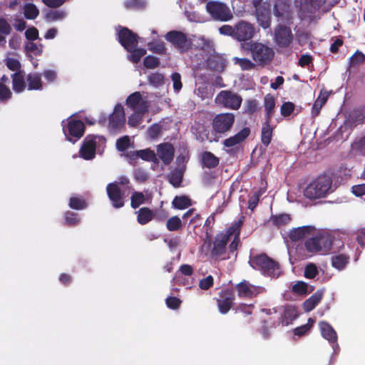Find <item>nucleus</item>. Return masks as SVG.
Masks as SVG:
<instances>
[{
	"label": "nucleus",
	"instance_id": "obj_1",
	"mask_svg": "<svg viewBox=\"0 0 365 365\" xmlns=\"http://www.w3.org/2000/svg\"><path fill=\"white\" fill-rule=\"evenodd\" d=\"M332 183L331 176L327 174L320 175L306 186L304 196L310 200L325 197L332 192Z\"/></svg>",
	"mask_w": 365,
	"mask_h": 365
},
{
	"label": "nucleus",
	"instance_id": "obj_2",
	"mask_svg": "<svg viewBox=\"0 0 365 365\" xmlns=\"http://www.w3.org/2000/svg\"><path fill=\"white\" fill-rule=\"evenodd\" d=\"M249 264L265 277L277 278L282 272L279 263L265 253L251 256Z\"/></svg>",
	"mask_w": 365,
	"mask_h": 365
},
{
	"label": "nucleus",
	"instance_id": "obj_3",
	"mask_svg": "<svg viewBox=\"0 0 365 365\" xmlns=\"http://www.w3.org/2000/svg\"><path fill=\"white\" fill-rule=\"evenodd\" d=\"M241 47L243 50L250 51L256 64L262 67L270 63L274 57L273 48L261 42L250 41L242 44Z\"/></svg>",
	"mask_w": 365,
	"mask_h": 365
},
{
	"label": "nucleus",
	"instance_id": "obj_4",
	"mask_svg": "<svg viewBox=\"0 0 365 365\" xmlns=\"http://www.w3.org/2000/svg\"><path fill=\"white\" fill-rule=\"evenodd\" d=\"M165 38L181 53H187L192 48V40L181 31H170L165 35Z\"/></svg>",
	"mask_w": 365,
	"mask_h": 365
},
{
	"label": "nucleus",
	"instance_id": "obj_5",
	"mask_svg": "<svg viewBox=\"0 0 365 365\" xmlns=\"http://www.w3.org/2000/svg\"><path fill=\"white\" fill-rule=\"evenodd\" d=\"M215 102L226 108L238 110L242 103V97L230 90L221 91L215 98Z\"/></svg>",
	"mask_w": 365,
	"mask_h": 365
},
{
	"label": "nucleus",
	"instance_id": "obj_6",
	"mask_svg": "<svg viewBox=\"0 0 365 365\" xmlns=\"http://www.w3.org/2000/svg\"><path fill=\"white\" fill-rule=\"evenodd\" d=\"M235 121V114L232 113H222L214 117L212 127L215 133L225 135L231 130Z\"/></svg>",
	"mask_w": 365,
	"mask_h": 365
},
{
	"label": "nucleus",
	"instance_id": "obj_7",
	"mask_svg": "<svg viewBox=\"0 0 365 365\" xmlns=\"http://www.w3.org/2000/svg\"><path fill=\"white\" fill-rule=\"evenodd\" d=\"M207 12L215 19L220 21H228L233 18L229 6L218 1H210L206 5Z\"/></svg>",
	"mask_w": 365,
	"mask_h": 365
},
{
	"label": "nucleus",
	"instance_id": "obj_8",
	"mask_svg": "<svg viewBox=\"0 0 365 365\" xmlns=\"http://www.w3.org/2000/svg\"><path fill=\"white\" fill-rule=\"evenodd\" d=\"M228 235L227 230L217 233L212 242L213 247L211 249L210 254L212 257L220 258L221 259H227L225 257L227 250ZM229 258V257H227Z\"/></svg>",
	"mask_w": 365,
	"mask_h": 365
},
{
	"label": "nucleus",
	"instance_id": "obj_9",
	"mask_svg": "<svg viewBox=\"0 0 365 365\" xmlns=\"http://www.w3.org/2000/svg\"><path fill=\"white\" fill-rule=\"evenodd\" d=\"M235 296L232 289H222L218 293L216 302L218 310L222 314H226L235 304Z\"/></svg>",
	"mask_w": 365,
	"mask_h": 365
},
{
	"label": "nucleus",
	"instance_id": "obj_10",
	"mask_svg": "<svg viewBox=\"0 0 365 365\" xmlns=\"http://www.w3.org/2000/svg\"><path fill=\"white\" fill-rule=\"evenodd\" d=\"M256 33L254 25L248 21L241 20L235 24V39L238 41L251 40Z\"/></svg>",
	"mask_w": 365,
	"mask_h": 365
},
{
	"label": "nucleus",
	"instance_id": "obj_11",
	"mask_svg": "<svg viewBox=\"0 0 365 365\" xmlns=\"http://www.w3.org/2000/svg\"><path fill=\"white\" fill-rule=\"evenodd\" d=\"M96 138H101L104 141L106 140L104 138L94 135H88L84 138L79 151L80 156L84 160H89L95 158Z\"/></svg>",
	"mask_w": 365,
	"mask_h": 365
},
{
	"label": "nucleus",
	"instance_id": "obj_12",
	"mask_svg": "<svg viewBox=\"0 0 365 365\" xmlns=\"http://www.w3.org/2000/svg\"><path fill=\"white\" fill-rule=\"evenodd\" d=\"M235 289L240 298L247 299H252L265 291L264 287L252 284L246 280L238 283Z\"/></svg>",
	"mask_w": 365,
	"mask_h": 365
},
{
	"label": "nucleus",
	"instance_id": "obj_13",
	"mask_svg": "<svg viewBox=\"0 0 365 365\" xmlns=\"http://www.w3.org/2000/svg\"><path fill=\"white\" fill-rule=\"evenodd\" d=\"M125 115L123 106L118 103L109 116L108 129L112 133L120 130L125 125Z\"/></svg>",
	"mask_w": 365,
	"mask_h": 365
},
{
	"label": "nucleus",
	"instance_id": "obj_14",
	"mask_svg": "<svg viewBox=\"0 0 365 365\" xmlns=\"http://www.w3.org/2000/svg\"><path fill=\"white\" fill-rule=\"evenodd\" d=\"M275 43L281 48L288 47L293 41V34L289 27L278 24L274 33Z\"/></svg>",
	"mask_w": 365,
	"mask_h": 365
},
{
	"label": "nucleus",
	"instance_id": "obj_15",
	"mask_svg": "<svg viewBox=\"0 0 365 365\" xmlns=\"http://www.w3.org/2000/svg\"><path fill=\"white\" fill-rule=\"evenodd\" d=\"M106 192L114 208L119 209L124 206V192L120 190L116 182H110L107 185Z\"/></svg>",
	"mask_w": 365,
	"mask_h": 365
},
{
	"label": "nucleus",
	"instance_id": "obj_16",
	"mask_svg": "<svg viewBox=\"0 0 365 365\" xmlns=\"http://www.w3.org/2000/svg\"><path fill=\"white\" fill-rule=\"evenodd\" d=\"M85 128L82 120L72 119L68 122L66 128H63V132L67 140L71 141L74 138L73 142H76L83 135Z\"/></svg>",
	"mask_w": 365,
	"mask_h": 365
},
{
	"label": "nucleus",
	"instance_id": "obj_17",
	"mask_svg": "<svg viewBox=\"0 0 365 365\" xmlns=\"http://www.w3.org/2000/svg\"><path fill=\"white\" fill-rule=\"evenodd\" d=\"M118 41L120 45L126 50L136 47L138 45V36L127 27H121L118 33Z\"/></svg>",
	"mask_w": 365,
	"mask_h": 365
},
{
	"label": "nucleus",
	"instance_id": "obj_18",
	"mask_svg": "<svg viewBox=\"0 0 365 365\" xmlns=\"http://www.w3.org/2000/svg\"><path fill=\"white\" fill-rule=\"evenodd\" d=\"M243 217L235 221L227 229V233L228 235V242L232 237H234L232 241L228 246V250L230 253H234L237 250L238 246L240 243V232L241 228L243 223Z\"/></svg>",
	"mask_w": 365,
	"mask_h": 365
},
{
	"label": "nucleus",
	"instance_id": "obj_19",
	"mask_svg": "<svg viewBox=\"0 0 365 365\" xmlns=\"http://www.w3.org/2000/svg\"><path fill=\"white\" fill-rule=\"evenodd\" d=\"M291 6L289 0H276L273 6V14L278 21H289L292 19Z\"/></svg>",
	"mask_w": 365,
	"mask_h": 365
},
{
	"label": "nucleus",
	"instance_id": "obj_20",
	"mask_svg": "<svg viewBox=\"0 0 365 365\" xmlns=\"http://www.w3.org/2000/svg\"><path fill=\"white\" fill-rule=\"evenodd\" d=\"M126 105L134 111L147 113L148 106L146 101L143 100L139 91L131 93L126 99Z\"/></svg>",
	"mask_w": 365,
	"mask_h": 365
},
{
	"label": "nucleus",
	"instance_id": "obj_21",
	"mask_svg": "<svg viewBox=\"0 0 365 365\" xmlns=\"http://www.w3.org/2000/svg\"><path fill=\"white\" fill-rule=\"evenodd\" d=\"M156 151V157L158 156L165 165H169L173 161L175 155V148L171 143H163L159 144L157 146Z\"/></svg>",
	"mask_w": 365,
	"mask_h": 365
},
{
	"label": "nucleus",
	"instance_id": "obj_22",
	"mask_svg": "<svg viewBox=\"0 0 365 365\" xmlns=\"http://www.w3.org/2000/svg\"><path fill=\"white\" fill-rule=\"evenodd\" d=\"M251 134V129L245 127L239 132L223 140L222 144L226 148H232L243 143Z\"/></svg>",
	"mask_w": 365,
	"mask_h": 365
},
{
	"label": "nucleus",
	"instance_id": "obj_23",
	"mask_svg": "<svg viewBox=\"0 0 365 365\" xmlns=\"http://www.w3.org/2000/svg\"><path fill=\"white\" fill-rule=\"evenodd\" d=\"M319 327L322 336L333 345V349H339L337 334L334 328L328 322L323 321L319 323Z\"/></svg>",
	"mask_w": 365,
	"mask_h": 365
},
{
	"label": "nucleus",
	"instance_id": "obj_24",
	"mask_svg": "<svg viewBox=\"0 0 365 365\" xmlns=\"http://www.w3.org/2000/svg\"><path fill=\"white\" fill-rule=\"evenodd\" d=\"M315 230L312 226H302L292 229L289 237L293 242H297L312 235Z\"/></svg>",
	"mask_w": 365,
	"mask_h": 365
},
{
	"label": "nucleus",
	"instance_id": "obj_25",
	"mask_svg": "<svg viewBox=\"0 0 365 365\" xmlns=\"http://www.w3.org/2000/svg\"><path fill=\"white\" fill-rule=\"evenodd\" d=\"M255 8V15L259 25L264 29L269 28L272 22L270 9L262 6L261 4Z\"/></svg>",
	"mask_w": 365,
	"mask_h": 365
},
{
	"label": "nucleus",
	"instance_id": "obj_26",
	"mask_svg": "<svg viewBox=\"0 0 365 365\" xmlns=\"http://www.w3.org/2000/svg\"><path fill=\"white\" fill-rule=\"evenodd\" d=\"M299 316L297 309L292 305H287L284 307V311L279 318V323L282 326L291 324Z\"/></svg>",
	"mask_w": 365,
	"mask_h": 365
},
{
	"label": "nucleus",
	"instance_id": "obj_27",
	"mask_svg": "<svg viewBox=\"0 0 365 365\" xmlns=\"http://www.w3.org/2000/svg\"><path fill=\"white\" fill-rule=\"evenodd\" d=\"M272 120H264L261 128V143L268 147L272 142L274 130L276 125H271Z\"/></svg>",
	"mask_w": 365,
	"mask_h": 365
},
{
	"label": "nucleus",
	"instance_id": "obj_28",
	"mask_svg": "<svg viewBox=\"0 0 365 365\" xmlns=\"http://www.w3.org/2000/svg\"><path fill=\"white\" fill-rule=\"evenodd\" d=\"M207 65L212 71H222L225 67V60L221 55L214 53L208 57Z\"/></svg>",
	"mask_w": 365,
	"mask_h": 365
},
{
	"label": "nucleus",
	"instance_id": "obj_29",
	"mask_svg": "<svg viewBox=\"0 0 365 365\" xmlns=\"http://www.w3.org/2000/svg\"><path fill=\"white\" fill-rule=\"evenodd\" d=\"M11 78L12 80L13 90L17 93H22L26 88L24 72L21 71L15 72L11 74Z\"/></svg>",
	"mask_w": 365,
	"mask_h": 365
},
{
	"label": "nucleus",
	"instance_id": "obj_30",
	"mask_svg": "<svg viewBox=\"0 0 365 365\" xmlns=\"http://www.w3.org/2000/svg\"><path fill=\"white\" fill-rule=\"evenodd\" d=\"M191 131L195 135V138L201 143L208 139L209 130L202 123L195 122L191 126Z\"/></svg>",
	"mask_w": 365,
	"mask_h": 365
},
{
	"label": "nucleus",
	"instance_id": "obj_31",
	"mask_svg": "<svg viewBox=\"0 0 365 365\" xmlns=\"http://www.w3.org/2000/svg\"><path fill=\"white\" fill-rule=\"evenodd\" d=\"M137 213V222L141 225H145L154 219V212L149 207H143L140 208Z\"/></svg>",
	"mask_w": 365,
	"mask_h": 365
},
{
	"label": "nucleus",
	"instance_id": "obj_32",
	"mask_svg": "<svg viewBox=\"0 0 365 365\" xmlns=\"http://www.w3.org/2000/svg\"><path fill=\"white\" fill-rule=\"evenodd\" d=\"M323 297V292L318 290L313 294L309 298L306 299L303 303V309L304 312H309L312 311L316 306L322 301Z\"/></svg>",
	"mask_w": 365,
	"mask_h": 365
},
{
	"label": "nucleus",
	"instance_id": "obj_33",
	"mask_svg": "<svg viewBox=\"0 0 365 365\" xmlns=\"http://www.w3.org/2000/svg\"><path fill=\"white\" fill-rule=\"evenodd\" d=\"M27 88L29 91L42 90L41 76L38 73H31L26 76Z\"/></svg>",
	"mask_w": 365,
	"mask_h": 365
},
{
	"label": "nucleus",
	"instance_id": "obj_34",
	"mask_svg": "<svg viewBox=\"0 0 365 365\" xmlns=\"http://www.w3.org/2000/svg\"><path fill=\"white\" fill-rule=\"evenodd\" d=\"M201 162L203 167L215 168L220 163V159L210 151H205L201 155Z\"/></svg>",
	"mask_w": 365,
	"mask_h": 365
},
{
	"label": "nucleus",
	"instance_id": "obj_35",
	"mask_svg": "<svg viewBox=\"0 0 365 365\" xmlns=\"http://www.w3.org/2000/svg\"><path fill=\"white\" fill-rule=\"evenodd\" d=\"M128 156H130L132 159H135L136 158H140L141 159L156 163L158 161V158L156 157L154 151L150 149L140 150L136 152H132L130 154L128 153Z\"/></svg>",
	"mask_w": 365,
	"mask_h": 365
},
{
	"label": "nucleus",
	"instance_id": "obj_36",
	"mask_svg": "<svg viewBox=\"0 0 365 365\" xmlns=\"http://www.w3.org/2000/svg\"><path fill=\"white\" fill-rule=\"evenodd\" d=\"M329 98V93L326 91H321L319 96L314 101L312 108V115L313 117H317L320 113L321 109L323 106L327 103Z\"/></svg>",
	"mask_w": 365,
	"mask_h": 365
},
{
	"label": "nucleus",
	"instance_id": "obj_37",
	"mask_svg": "<svg viewBox=\"0 0 365 365\" xmlns=\"http://www.w3.org/2000/svg\"><path fill=\"white\" fill-rule=\"evenodd\" d=\"M264 106L265 110L264 120H272L275 112V98L271 94H267L264 98Z\"/></svg>",
	"mask_w": 365,
	"mask_h": 365
},
{
	"label": "nucleus",
	"instance_id": "obj_38",
	"mask_svg": "<svg viewBox=\"0 0 365 365\" xmlns=\"http://www.w3.org/2000/svg\"><path fill=\"white\" fill-rule=\"evenodd\" d=\"M349 256L344 254H340L331 257V265L333 267L339 270H342L349 263Z\"/></svg>",
	"mask_w": 365,
	"mask_h": 365
},
{
	"label": "nucleus",
	"instance_id": "obj_39",
	"mask_svg": "<svg viewBox=\"0 0 365 365\" xmlns=\"http://www.w3.org/2000/svg\"><path fill=\"white\" fill-rule=\"evenodd\" d=\"M24 16L26 19L34 20L39 15V10L33 3H26L23 7Z\"/></svg>",
	"mask_w": 365,
	"mask_h": 365
},
{
	"label": "nucleus",
	"instance_id": "obj_40",
	"mask_svg": "<svg viewBox=\"0 0 365 365\" xmlns=\"http://www.w3.org/2000/svg\"><path fill=\"white\" fill-rule=\"evenodd\" d=\"M351 151L355 155H365V135L356 139L351 145Z\"/></svg>",
	"mask_w": 365,
	"mask_h": 365
},
{
	"label": "nucleus",
	"instance_id": "obj_41",
	"mask_svg": "<svg viewBox=\"0 0 365 365\" xmlns=\"http://www.w3.org/2000/svg\"><path fill=\"white\" fill-rule=\"evenodd\" d=\"M190 198L185 195L176 196L172 202L173 207L178 210H183L191 206Z\"/></svg>",
	"mask_w": 365,
	"mask_h": 365
},
{
	"label": "nucleus",
	"instance_id": "obj_42",
	"mask_svg": "<svg viewBox=\"0 0 365 365\" xmlns=\"http://www.w3.org/2000/svg\"><path fill=\"white\" fill-rule=\"evenodd\" d=\"M291 221V217L289 214L282 213L279 215H272L270 222L273 225L280 227L288 225Z\"/></svg>",
	"mask_w": 365,
	"mask_h": 365
},
{
	"label": "nucleus",
	"instance_id": "obj_43",
	"mask_svg": "<svg viewBox=\"0 0 365 365\" xmlns=\"http://www.w3.org/2000/svg\"><path fill=\"white\" fill-rule=\"evenodd\" d=\"M318 238L320 251L329 252L333 244V240L331 235L328 234H319L318 235Z\"/></svg>",
	"mask_w": 365,
	"mask_h": 365
},
{
	"label": "nucleus",
	"instance_id": "obj_44",
	"mask_svg": "<svg viewBox=\"0 0 365 365\" xmlns=\"http://www.w3.org/2000/svg\"><path fill=\"white\" fill-rule=\"evenodd\" d=\"M148 47V49L154 53L159 55L166 54L165 43L162 41L154 40L151 42H149Z\"/></svg>",
	"mask_w": 365,
	"mask_h": 365
},
{
	"label": "nucleus",
	"instance_id": "obj_45",
	"mask_svg": "<svg viewBox=\"0 0 365 365\" xmlns=\"http://www.w3.org/2000/svg\"><path fill=\"white\" fill-rule=\"evenodd\" d=\"M12 31V28L7 19L0 17V43L6 42V36H9Z\"/></svg>",
	"mask_w": 365,
	"mask_h": 365
},
{
	"label": "nucleus",
	"instance_id": "obj_46",
	"mask_svg": "<svg viewBox=\"0 0 365 365\" xmlns=\"http://www.w3.org/2000/svg\"><path fill=\"white\" fill-rule=\"evenodd\" d=\"M182 171L179 168H176L170 173L168 180L173 187H179L182 182Z\"/></svg>",
	"mask_w": 365,
	"mask_h": 365
},
{
	"label": "nucleus",
	"instance_id": "obj_47",
	"mask_svg": "<svg viewBox=\"0 0 365 365\" xmlns=\"http://www.w3.org/2000/svg\"><path fill=\"white\" fill-rule=\"evenodd\" d=\"M66 15L64 11L50 10L45 14L44 19L47 22H53L63 19Z\"/></svg>",
	"mask_w": 365,
	"mask_h": 365
},
{
	"label": "nucleus",
	"instance_id": "obj_48",
	"mask_svg": "<svg viewBox=\"0 0 365 365\" xmlns=\"http://www.w3.org/2000/svg\"><path fill=\"white\" fill-rule=\"evenodd\" d=\"M145 196L141 192L135 191L130 197V206L133 209L138 208L140 205L145 203Z\"/></svg>",
	"mask_w": 365,
	"mask_h": 365
},
{
	"label": "nucleus",
	"instance_id": "obj_49",
	"mask_svg": "<svg viewBox=\"0 0 365 365\" xmlns=\"http://www.w3.org/2000/svg\"><path fill=\"white\" fill-rule=\"evenodd\" d=\"M127 51L130 53L128 59L135 63H138L140 58L146 54V50L142 48H137L136 47H134Z\"/></svg>",
	"mask_w": 365,
	"mask_h": 365
},
{
	"label": "nucleus",
	"instance_id": "obj_50",
	"mask_svg": "<svg viewBox=\"0 0 365 365\" xmlns=\"http://www.w3.org/2000/svg\"><path fill=\"white\" fill-rule=\"evenodd\" d=\"M167 229L170 232H175L182 227V223L180 218L178 216H173L169 218L166 223Z\"/></svg>",
	"mask_w": 365,
	"mask_h": 365
},
{
	"label": "nucleus",
	"instance_id": "obj_51",
	"mask_svg": "<svg viewBox=\"0 0 365 365\" xmlns=\"http://www.w3.org/2000/svg\"><path fill=\"white\" fill-rule=\"evenodd\" d=\"M304 246L309 252H317L320 251L318 235L307 240Z\"/></svg>",
	"mask_w": 365,
	"mask_h": 365
},
{
	"label": "nucleus",
	"instance_id": "obj_52",
	"mask_svg": "<svg viewBox=\"0 0 365 365\" xmlns=\"http://www.w3.org/2000/svg\"><path fill=\"white\" fill-rule=\"evenodd\" d=\"M233 61L235 63L239 65L243 71H250L255 67V63L246 58L235 57Z\"/></svg>",
	"mask_w": 365,
	"mask_h": 365
},
{
	"label": "nucleus",
	"instance_id": "obj_53",
	"mask_svg": "<svg viewBox=\"0 0 365 365\" xmlns=\"http://www.w3.org/2000/svg\"><path fill=\"white\" fill-rule=\"evenodd\" d=\"M314 324V319L312 318H309L307 323L306 324L302 325L300 327H296L293 330V333L296 336H302L306 334L313 327Z\"/></svg>",
	"mask_w": 365,
	"mask_h": 365
},
{
	"label": "nucleus",
	"instance_id": "obj_54",
	"mask_svg": "<svg viewBox=\"0 0 365 365\" xmlns=\"http://www.w3.org/2000/svg\"><path fill=\"white\" fill-rule=\"evenodd\" d=\"M258 101L256 99H247L245 103L243 113L252 115L258 110Z\"/></svg>",
	"mask_w": 365,
	"mask_h": 365
},
{
	"label": "nucleus",
	"instance_id": "obj_55",
	"mask_svg": "<svg viewBox=\"0 0 365 365\" xmlns=\"http://www.w3.org/2000/svg\"><path fill=\"white\" fill-rule=\"evenodd\" d=\"M69 206L74 210H83L86 208L87 203L86 200L81 197H71L69 200Z\"/></svg>",
	"mask_w": 365,
	"mask_h": 365
},
{
	"label": "nucleus",
	"instance_id": "obj_56",
	"mask_svg": "<svg viewBox=\"0 0 365 365\" xmlns=\"http://www.w3.org/2000/svg\"><path fill=\"white\" fill-rule=\"evenodd\" d=\"M254 308L255 306L252 304H247L245 303H241L235 308V312L241 313L245 317H247L252 315Z\"/></svg>",
	"mask_w": 365,
	"mask_h": 365
},
{
	"label": "nucleus",
	"instance_id": "obj_57",
	"mask_svg": "<svg viewBox=\"0 0 365 365\" xmlns=\"http://www.w3.org/2000/svg\"><path fill=\"white\" fill-rule=\"evenodd\" d=\"M12 98V92L11 89L0 82V102L5 103Z\"/></svg>",
	"mask_w": 365,
	"mask_h": 365
},
{
	"label": "nucleus",
	"instance_id": "obj_58",
	"mask_svg": "<svg viewBox=\"0 0 365 365\" xmlns=\"http://www.w3.org/2000/svg\"><path fill=\"white\" fill-rule=\"evenodd\" d=\"M160 59L154 56H147L143 60V65L146 68L153 69L160 65Z\"/></svg>",
	"mask_w": 365,
	"mask_h": 365
},
{
	"label": "nucleus",
	"instance_id": "obj_59",
	"mask_svg": "<svg viewBox=\"0 0 365 365\" xmlns=\"http://www.w3.org/2000/svg\"><path fill=\"white\" fill-rule=\"evenodd\" d=\"M79 222V217L77 213L67 211L65 212V223L68 226H75Z\"/></svg>",
	"mask_w": 365,
	"mask_h": 365
},
{
	"label": "nucleus",
	"instance_id": "obj_60",
	"mask_svg": "<svg viewBox=\"0 0 365 365\" xmlns=\"http://www.w3.org/2000/svg\"><path fill=\"white\" fill-rule=\"evenodd\" d=\"M150 84L157 87L164 83V76L160 73H153L148 77Z\"/></svg>",
	"mask_w": 365,
	"mask_h": 365
},
{
	"label": "nucleus",
	"instance_id": "obj_61",
	"mask_svg": "<svg viewBox=\"0 0 365 365\" xmlns=\"http://www.w3.org/2000/svg\"><path fill=\"white\" fill-rule=\"evenodd\" d=\"M292 291L299 295L307 294V284L302 281L297 282L292 287Z\"/></svg>",
	"mask_w": 365,
	"mask_h": 365
},
{
	"label": "nucleus",
	"instance_id": "obj_62",
	"mask_svg": "<svg viewBox=\"0 0 365 365\" xmlns=\"http://www.w3.org/2000/svg\"><path fill=\"white\" fill-rule=\"evenodd\" d=\"M318 273L317 266L313 263H310L305 267L304 275L307 279H314Z\"/></svg>",
	"mask_w": 365,
	"mask_h": 365
},
{
	"label": "nucleus",
	"instance_id": "obj_63",
	"mask_svg": "<svg viewBox=\"0 0 365 365\" xmlns=\"http://www.w3.org/2000/svg\"><path fill=\"white\" fill-rule=\"evenodd\" d=\"M295 106L292 102H285L284 103L280 108L281 115L284 117L289 116L292 112L294 111Z\"/></svg>",
	"mask_w": 365,
	"mask_h": 365
},
{
	"label": "nucleus",
	"instance_id": "obj_64",
	"mask_svg": "<svg viewBox=\"0 0 365 365\" xmlns=\"http://www.w3.org/2000/svg\"><path fill=\"white\" fill-rule=\"evenodd\" d=\"M350 65L354 66L362 63L365 61V55L359 51H356L349 58Z\"/></svg>",
	"mask_w": 365,
	"mask_h": 365
}]
</instances>
